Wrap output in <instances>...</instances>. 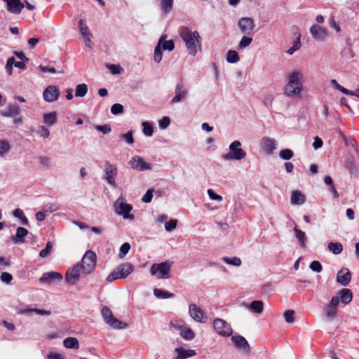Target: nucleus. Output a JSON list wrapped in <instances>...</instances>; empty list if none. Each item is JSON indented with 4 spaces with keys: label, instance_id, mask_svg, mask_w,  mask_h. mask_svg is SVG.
I'll list each match as a JSON object with an SVG mask.
<instances>
[{
    "label": "nucleus",
    "instance_id": "1",
    "mask_svg": "<svg viewBox=\"0 0 359 359\" xmlns=\"http://www.w3.org/2000/svg\"><path fill=\"white\" fill-rule=\"evenodd\" d=\"M303 74L301 71H293L286 76L287 83L284 86V95L287 97H293L299 95L302 90L303 86L302 80Z\"/></svg>",
    "mask_w": 359,
    "mask_h": 359
},
{
    "label": "nucleus",
    "instance_id": "2",
    "mask_svg": "<svg viewBox=\"0 0 359 359\" xmlns=\"http://www.w3.org/2000/svg\"><path fill=\"white\" fill-rule=\"evenodd\" d=\"M180 37L184 41L186 47L191 55L197 53V46H201V36L197 31L192 32L189 27H183L180 32Z\"/></svg>",
    "mask_w": 359,
    "mask_h": 359
},
{
    "label": "nucleus",
    "instance_id": "3",
    "mask_svg": "<svg viewBox=\"0 0 359 359\" xmlns=\"http://www.w3.org/2000/svg\"><path fill=\"white\" fill-rule=\"evenodd\" d=\"M134 270L133 265L130 263H124L118 266L107 277V282H112L117 279L126 278Z\"/></svg>",
    "mask_w": 359,
    "mask_h": 359
},
{
    "label": "nucleus",
    "instance_id": "4",
    "mask_svg": "<svg viewBox=\"0 0 359 359\" xmlns=\"http://www.w3.org/2000/svg\"><path fill=\"white\" fill-rule=\"evenodd\" d=\"M241 146V142L238 140H235L229 145V151L223 155L222 158L225 161H241L246 156V152L239 148Z\"/></svg>",
    "mask_w": 359,
    "mask_h": 359
},
{
    "label": "nucleus",
    "instance_id": "5",
    "mask_svg": "<svg viewBox=\"0 0 359 359\" xmlns=\"http://www.w3.org/2000/svg\"><path fill=\"white\" fill-rule=\"evenodd\" d=\"M101 314L104 322L113 329L123 330L128 327V324L116 318L107 306H104L102 307Z\"/></svg>",
    "mask_w": 359,
    "mask_h": 359
},
{
    "label": "nucleus",
    "instance_id": "6",
    "mask_svg": "<svg viewBox=\"0 0 359 359\" xmlns=\"http://www.w3.org/2000/svg\"><path fill=\"white\" fill-rule=\"evenodd\" d=\"M114 212L119 215H122L123 219L133 220L135 217L130 215V212L133 210V206L130 204L125 202L124 198L119 196L114 204Z\"/></svg>",
    "mask_w": 359,
    "mask_h": 359
},
{
    "label": "nucleus",
    "instance_id": "7",
    "mask_svg": "<svg viewBox=\"0 0 359 359\" xmlns=\"http://www.w3.org/2000/svg\"><path fill=\"white\" fill-rule=\"evenodd\" d=\"M97 262L96 254L91 251L88 250L83 255L80 266L82 269V273L84 274H89L94 271Z\"/></svg>",
    "mask_w": 359,
    "mask_h": 359
},
{
    "label": "nucleus",
    "instance_id": "8",
    "mask_svg": "<svg viewBox=\"0 0 359 359\" xmlns=\"http://www.w3.org/2000/svg\"><path fill=\"white\" fill-rule=\"evenodd\" d=\"M172 267V262H164L160 264H154L150 273L152 276H156L157 278L167 279L170 277V271Z\"/></svg>",
    "mask_w": 359,
    "mask_h": 359
},
{
    "label": "nucleus",
    "instance_id": "9",
    "mask_svg": "<svg viewBox=\"0 0 359 359\" xmlns=\"http://www.w3.org/2000/svg\"><path fill=\"white\" fill-rule=\"evenodd\" d=\"M104 180L112 187H117L116 178L118 175V169L116 165L105 161L104 167Z\"/></svg>",
    "mask_w": 359,
    "mask_h": 359
},
{
    "label": "nucleus",
    "instance_id": "10",
    "mask_svg": "<svg viewBox=\"0 0 359 359\" xmlns=\"http://www.w3.org/2000/svg\"><path fill=\"white\" fill-rule=\"evenodd\" d=\"M213 325L217 333L221 336L229 337L232 334L233 331L231 325L222 319H215Z\"/></svg>",
    "mask_w": 359,
    "mask_h": 359
},
{
    "label": "nucleus",
    "instance_id": "11",
    "mask_svg": "<svg viewBox=\"0 0 359 359\" xmlns=\"http://www.w3.org/2000/svg\"><path fill=\"white\" fill-rule=\"evenodd\" d=\"M79 32L83 37L85 46L87 48H92L93 46V43L91 41L92 34L90 32L88 25L86 24L85 20L82 19L79 20Z\"/></svg>",
    "mask_w": 359,
    "mask_h": 359
},
{
    "label": "nucleus",
    "instance_id": "12",
    "mask_svg": "<svg viewBox=\"0 0 359 359\" xmlns=\"http://www.w3.org/2000/svg\"><path fill=\"white\" fill-rule=\"evenodd\" d=\"M133 169L137 171H144L151 170V163L145 162L141 156H135L128 162Z\"/></svg>",
    "mask_w": 359,
    "mask_h": 359
},
{
    "label": "nucleus",
    "instance_id": "13",
    "mask_svg": "<svg viewBox=\"0 0 359 359\" xmlns=\"http://www.w3.org/2000/svg\"><path fill=\"white\" fill-rule=\"evenodd\" d=\"M310 34L312 37L318 41H324L329 35L328 30L318 25H313L310 27Z\"/></svg>",
    "mask_w": 359,
    "mask_h": 359
},
{
    "label": "nucleus",
    "instance_id": "14",
    "mask_svg": "<svg viewBox=\"0 0 359 359\" xmlns=\"http://www.w3.org/2000/svg\"><path fill=\"white\" fill-rule=\"evenodd\" d=\"M189 313L190 316L196 322L203 323L207 320V316L204 311L196 304H189Z\"/></svg>",
    "mask_w": 359,
    "mask_h": 359
},
{
    "label": "nucleus",
    "instance_id": "15",
    "mask_svg": "<svg viewBox=\"0 0 359 359\" xmlns=\"http://www.w3.org/2000/svg\"><path fill=\"white\" fill-rule=\"evenodd\" d=\"M262 149L268 155H271L276 149V141L275 139L264 136L260 141Z\"/></svg>",
    "mask_w": 359,
    "mask_h": 359
},
{
    "label": "nucleus",
    "instance_id": "16",
    "mask_svg": "<svg viewBox=\"0 0 359 359\" xmlns=\"http://www.w3.org/2000/svg\"><path fill=\"white\" fill-rule=\"evenodd\" d=\"M81 271H82V269L80 263H77L67 271L65 275L66 281L69 284H74L79 279Z\"/></svg>",
    "mask_w": 359,
    "mask_h": 359
},
{
    "label": "nucleus",
    "instance_id": "17",
    "mask_svg": "<svg viewBox=\"0 0 359 359\" xmlns=\"http://www.w3.org/2000/svg\"><path fill=\"white\" fill-rule=\"evenodd\" d=\"M175 95L170 100V104H174L184 100L189 95V91L182 84L177 83L175 88Z\"/></svg>",
    "mask_w": 359,
    "mask_h": 359
},
{
    "label": "nucleus",
    "instance_id": "18",
    "mask_svg": "<svg viewBox=\"0 0 359 359\" xmlns=\"http://www.w3.org/2000/svg\"><path fill=\"white\" fill-rule=\"evenodd\" d=\"M241 32L243 34H250L253 31L255 25L250 18H242L238 22Z\"/></svg>",
    "mask_w": 359,
    "mask_h": 359
},
{
    "label": "nucleus",
    "instance_id": "19",
    "mask_svg": "<svg viewBox=\"0 0 359 359\" xmlns=\"http://www.w3.org/2000/svg\"><path fill=\"white\" fill-rule=\"evenodd\" d=\"M60 92L55 86H48L43 93V97L48 102H53L59 97Z\"/></svg>",
    "mask_w": 359,
    "mask_h": 359
},
{
    "label": "nucleus",
    "instance_id": "20",
    "mask_svg": "<svg viewBox=\"0 0 359 359\" xmlns=\"http://www.w3.org/2000/svg\"><path fill=\"white\" fill-rule=\"evenodd\" d=\"M231 340L237 349L242 350L245 353H250V346L245 337L241 335L233 336Z\"/></svg>",
    "mask_w": 359,
    "mask_h": 359
},
{
    "label": "nucleus",
    "instance_id": "21",
    "mask_svg": "<svg viewBox=\"0 0 359 359\" xmlns=\"http://www.w3.org/2000/svg\"><path fill=\"white\" fill-rule=\"evenodd\" d=\"M6 3V8L8 12L13 14H19L25 6L20 0H4Z\"/></svg>",
    "mask_w": 359,
    "mask_h": 359
},
{
    "label": "nucleus",
    "instance_id": "22",
    "mask_svg": "<svg viewBox=\"0 0 359 359\" xmlns=\"http://www.w3.org/2000/svg\"><path fill=\"white\" fill-rule=\"evenodd\" d=\"M351 279V273L346 268H344L338 271L337 274V281L343 286H347Z\"/></svg>",
    "mask_w": 359,
    "mask_h": 359
},
{
    "label": "nucleus",
    "instance_id": "23",
    "mask_svg": "<svg viewBox=\"0 0 359 359\" xmlns=\"http://www.w3.org/2000/svg\"><path fill=\"white\" fill-rule=\"evenodd\" d=\"M55 280H62V275L56 271H50L44 273L41 277L39 278V282L41 283H51Z\"/></svg>",
    "mask_w": 359,
    "mask_h": 359
},
{
    "label": "nucleus",
    "instance_id": "24",
    "mask_svg": "<svg viewBox=\"0 0 359 359\" xmlns=\"http://www.w3.org/2000/svg\"><path fill=\"white\" fill-rule=\"evenodd\" d=\"M28 233L29 231L27 229L18 227L15 236H13L11 240L15 244L23 243L25 242V237L27 236Z\"/></svg>",
    "mask_w": 359,
    "mask_h": 359
},
{
    "label": "nucleus",
    "instance_id": "25",
    "mask_svg": "<svg viewBox=\"0 0 359 359\" xmlns=\"http://www.w3.org/2000/svg\"><path fill=\"white\" fill-rule=\"evenodd\" d=\"M306 201L305 196L298 190L292 191L290 203L292 205H301Z\"/></svg>",
    "mask_w": 359,
    "mask_h": 359
},
{
    "label": "nucleus",
    "instance_id": "26",
    "mask_svg": "<svg viewBox=\"0 0 359 359\" xmlns=\"http://www.w3.org/2000/svg\"><path fill=\"white\" fill-rule=\"evenodd\" d=\"M337 296L339 297V299L345 305L349 304L353 299L351 290L346 288L340 290L337 293Z\"/></svg>",
    "mask_w": 359,
    "mask_h": 359
},
{
    "label": "nucleus",
    "instance_id": "27",
    "mask_svg": "<svg viewBox=\"0 0 359 359\" xmlns=\"http://www.w3.org/2000/svg\"><path fill=\"white\" fill-rule=\"evenodd\" d=\"M177 356L175 359H186L192 357L196 354V351L192 349H184L183 348H177L175 349Z\"/></svg>",
    "mask_w": 359,
    "mask_h": 359
},
{
    "label": "nucleus",
    "instance_id": "28",
    "mask_svg": "<svg viewBox=\"0 0 359 359\" xmlns=\"http://www.w3.org/2000/svg\"><path fill=\"white\" fill-rule=\"evenodd\" d=\"M20 109L17 104H9L5 111L1 113L3 116L13 117L19 115Z\"/></svg>",
    "mask_w": 359,
    "mask_h": 359
},
{
    "label": "nucleus",
    "instance_id": "29",
    "mask_svg": "<svg viewBox=\"0 0 359 359\" xmlns=\"http://www.w3.org/2000/svg\"><path fill=\"white\" fill-rule=\"evenodd\" d=\"M293 230H294L295 236H296L297 239L298 240V242H299L300 246L303 248H305L306 243L307 241V236H306L305 232L297 229V226H295Z\"/></svg>",
    "mask_w": 359,
    "mask_h": 359
},
{
    "label": "nucleus",
    "instance_id": "30",
    "mask_svg": "<svg viewBox=\"0 0 359 359\" xmlns=\"http://www.w3.org/2000/svg\"><path fill=\"white\" fill-rule=\"evenodd\" d=\"M43 121L48 126H52L57 123V113L55 111L44 114Z\"/></svg>",
    "mask_w": 359,
    "mask_h": 359
},
{
    "label": "nucleus",
    "instance_id": "31",
    "mask_svg": "<svg viewBox=\"0 0 359 359\" xmlns=\"http://www.w3.org/2000/svg\"><path fill=\"white\" fill-rule=\"evenodd\" d=\"M263 302L260 300L252 301L250 306L246 305V308H250L256 313H261L263 311Z\"/></svg>",
    "mask_w": 359,
    "mask_h": 359
},
{
    "label": "nucleus",
    "instance_id": "32",
    "mask_svg": "<svg viewBox=\"0 0 359 359\" xmlns=\"http://www.w3.org/2000/svg\"><path fill=\"white\" fill-rule=\"evenodd\" d=\"M63 344L67 348L78 349L79 348V341L75 337H67L64 340Z\"/></svg>",
    "mask_w": 359,
    "mask_h": 359
},
{
    "label": "nucleus",
    "instance_id": "33",
    "mask_svg": "<svg viewBox=\"0 0 359 359\" xmlns=\"http://www.w3.org/2000/svg\"><path fill=\"white\" fill-rule=\"evenodd\" d=\"M174 0H161L160 7L163 13H169L173 8Z\"/></svg>",
    "mask_w": 359,
    "mask_h": 359
},
{
    "label": "nucleus",
    "instance_id": "34",
    "mask_svg": "<svg viewBox=\"0 0 359 359\" xmlns=\"http://www.w3.org/2000/svg\"><path fill=\"white\" fill-rule=\"evenodd\" d=\"M166 36L163 35L158 41H161V48L164 50L172 51L175 48V43L172 40L165 41Z\"/></svg>",
    "mask_w": 359,
    "mask_h": 359
},
{
    "label": "nucleus",
    "instance_id": "35",
    "mask_svg": "<svg viewBox=\"0 0 359 359\" xmlns=\"http://www.w3.org/2000/svg\"><path fill=\"white\" fill-rule=\"evenodd\" d=\"M154 294L158 299H168L172 298L174 297V294L170 293L166 290L157 288L154 290Z\"/></svg>",
    "mask_w": 359,
    "mask_h": 359
},
{
    "label": "nucleus",
    "instance_id": "36",
    "mask_svg": "<svg viewBox=\"0 0 359 359\" xmlns=\"http://www.w3.org/2000/svg\"><path fill=\"white\" fill-rule=\"evenodd\" d=\"M180 336L184 339L189 341L195 337V334L191 328L184 326L180 332Z\"/></svg>",
    "mask_w": 359,
    "mask_h": 359
},
{
    "label": "nucleus",
    "instance_id": "37",
    "mask_svg": "<svg viewBox=\"0 0 359 359\" xmlns=\"http://www.w3.org/2000/svg\"><path fill=\"white\" fill-rule=\"evenodd\" d=\"M328 249L334 255H339L343 250V245L339 242H331L328 244Z\"/></svg>",
    "mask_w": 359,
    "mask_h": 359
},
{
    "label": "nucleus",
    "instance_id": "38",
    "mask_svg": "<svg viewBox=\"0 0 359 359\" xmlns=\"http://www.w3.org/2000/svg\"><path fill=\"white\" fill-rule=\"evenodd\" d=\"M13 215L15 217L18 218L21 220L22 224L28 226L29 221L25 217L23 211L21 209L17 208L13 212Z\"/></svg>",
    "mask_w": 359,
    "mask_h": 359
},
{
    "label": "nucleus",
    "instance_id": "39",
    "mask_svg": "<svg viewBox=\"0 0 359 359\" xmlns=\"http://www.w3.org/2000/svg\"><path fill=\"white\" fill-rule=\"evenodd\" d=\"M88 92V86L86 83L79 84L76 86L75 95L76 97H83Z\"/></svg>",
    "mask_w": 359,
    "mask_h": 359
},
{
    "label": "nucleus",
    "instance_id": "40",
    "mask_svg": "<svg viewBox=\"0 0 359 359\" xmlns=\"http://www.w3.org/2000/svg\"><path fill=\"white\" fill-rule=\"evenodd\" d=\"M60 205L58 203H48L43 205V210L46 213H52L59 210Z\"/></svg>",
    "mask_w": 359,
    "mask_h": 359
},
{
    "label": "nucleus",
    "instance_id": "41",
    "mask_svg": "<svg viewBox=\"0 0 359 359\" xmlns=\"http://www.w3.org/2000/svg\"><path fill=\"white\" fill-rule=\"evenodd\" d=\"M161 41L162 40L158 41V44L154 48V60L157 63H159L161 61L163 57L161 51Z\"/></svg>",
    "mask_w": 359,
    "mask_h": 359
},
{
    "label": "nucleus",
    "instance_id": "42",
    "mask_svg": "<svg viewBox=\"0 0 359 359\" xmlns=\"http://www.w3.org/2000/svg\"><path fill=\"white\" fill-rule=\"evenodd\" d=\"M337 309H335L334 307H331L330 305H329L328 304H327L326 309L325 311V315L328 320L334 319L337 317Z\"/></svg>",
    "mask_w": 359,
    "mask_h": 359
},
{
    "label": "nucleus",
    "instance_id": "43",
    "mask_svg": "<svg viewBox=\"0 0 359 359\" xmlns=\"http://www.w3.org/2000/svg\"><path fill=\"white\" fill-rule=\"evenodd\" d=\"M11 150V145L7 140H0V156H4Z\"/></svg>",
    "mask_w": 359,
    "mask_h": 359
},
{
    "label": "nucleus",
    "instance_id": "44",
    "mask_svg": "<svg viewBox=\"0 0 359 359\" xmlns=\"http://www.w3.org/2000/svg\"><path fill=\"white\" fill-rule=\"evenodd\" d=\"M222 260L230 265H233L235 266H240L241 265V260L240 258L237 257H224L222 258Z\"/></svg>",
    "mask_w": 359,
    "mask_h": 359
},
{
    "label": "nucleus",
    "instance_id": "45",
    "mask_svg": "<svg viewBox=\"0 0 359 359\" xmlns=\"http://www.w3.org/2000/svg\"><path fill=\"white\" fill-rule=\"evenodd\" d=\"M252 42V38L248 36H243L241 38V40L240 41L238 49V50H243L246 47H248L251 43Z\"/></svg>",
    "mask_w": 359,
    "mask_h": 359
},
{
    "label": "nucleus",
    "instance_id": "46",
    "mask_svg": "<svg viewBox=\"0 0 359 359\" xmlns=\"http://www.w3.org/2000/svg\"><path fill=\"white\" fill-rule=\"evenodd\" d=\"M226 60L229 63H236L239 60V56L236 50H230L227 53Z\"/></svg>",
    "mask_w": 359,
    "mask_h": 359
},
{
    "label": "nucleus",
    "instance_id": "47",
    "mask_svg": "<svg viewBox=\"0 0 359 359\" xmlns=\"http://www.w3.org/2000/svg\"><path fill=\"white\" fill-rule=\"evenodd\" d=\"M142 125L143 127L144 134L147 137L152 136L154 133V128L152 125L147 121L142 122Z\"/></svg>",
    "mask_w": 359,
    "mask_h": 359
},
{
    "label": "nucleus",
    "instance_id": "48",
    "mask_svg": "<svg viewBox=\"0 0 359 359\" xmlns=\"http://www.w3.org/2000/svg\"><path fill=\"white\" fill-rule=\"evenodd\" d=\"M294 311L293 310H287L283 313V317L286 323H293L294 322Z\"/></svg>",
    "mask_w": 359,
    "mask_h": 359
},
{
    "label": "nucleus",
    "instance_id": "49",
    "mask_svg": "<svg viewBox=\"0 0 359 359\" xmlns=\"http://www.w3.org/2000/svg\"><path fill=\"white\" fill-rule=\"evenodd\" d=\"M280 158L283 160H290L294 156V153L289 149H283L279 154Z\"/></svg>",
    "mask_w": 359,
    "mask_h": 359
},
{
    "label": "nucleus",
    "instance_id": "50",
    "mask_svg": "<svg viewBox=\"0 0 359 359\" xmlns=\"http://www.w3.org/2000/svg\"><path fill=\"white\" fill-rule=\"evenodd\" d=\"M130 249V245L128 243H124L120 248L118 257L121 259H123L126 257V255L128 253Z\"/></svg>",
    "mask_w": 359,
    "mask_h": 359
},
{
    "label": "nucleus",
    "instance_id": "51",
    "mask_svg": "<svg viewBox=\"0 0 359 359\" xmlns=\"http://www.w3.org/2000/svg\"><path fill=\"white\" fill-rule=\"evenodd\" d=\"M53 250V244L51 242H48L44 249L40 251L39 256L42 258L47 257Z\"/></svg>",
    "mask_w": 359,
    "mask_h": 359
},
{
    "label": "nucleus",
    "instance_id": "52",
    "mask_svg": "<svg viewBox=\"0 0 359 359\" xmlns=\"http://www.w3.org/2000/svg\"><path fill=\"white\" fill-rule=\"evenodd\" d=\"M184 326L185 325L184 322L181 320H177L175 322L170 321L169 323L170 328H174L175 330H179L180 332L182 331Z\"/></svg>",
    "mask_w": 359,
    "mask_h": 359
},
{
    "label": "nucleus",
    "instance_id": "53",
    "mask_svg": "<svg viewBox=\"0 0 359 359\" xmlns=\"http://www.w3.org/2000/svg\"><path fill=\"white\" fill-rule=\"evenodd\" d=\"M123 111V107L122 104L116 103L114 104L111 107V112L114 115H118Z\"/></svg>",
    "mask_w": 359,
    "mask_h": 359
},
{
    "label": "nucleus",
    "instance_id": "54",
    "mask_svg": "<svg viewBox=\"0 0 359 359\" xmlns=\"http://www.w3.org/2000/svg\"><path fill=\"white\" fill-rule=\"evenodd\" d=\"M177 221V219H170L165 223V229L167 231H171L176 229Z\"/></svg>",
    "mask_w": 359,
    "mask_h": 359
},
{
    "label": "nucleus",
    "instance_id": "55",
    "mask_svg": "<svg viewBox=\"0 0 359 359\" xmlns=\"http://www.w3.org/2000/svg\"><path fill=\"white\" fill-rule=\"evenodd\" d=\"M0 280L1 282L8 285L11 284L13 280V276L9 273L3 272L0 276Z\"/></svg>",
    "mask_w": 359,
    "mask_h": 359
},
{
    "label": "nucleus",
    "instance_id": "56",
    "mask_svg": "<svg viewBox=\"0 0 359 359\" xmlns=\"http://www.w3.org/2000/svg\"><path fill=\"white\" fill-rule=\"evenodd\" d=\"M310 269L315 272L320 273L323 270V266L318 261H313L310 264Z\"/></svg>",
    "mask_w": 359,
    "mask_h": 359
},
{
    "label": "nucleus",
    "instance_id": "57",
    "mask_svg": "<svg viewBox=\"0 0 359 359\" xmlns=\"http://www.w3.org/2000/svg\"><path fill=\"white\" fill-rule=\"evenodd\" d=\"M154 189H149L142 196V201L144 203H150L153 198Z\"/></svg>",
    "mask_w": 359,
    "mask_h": 359
},
{
    "label": "nucleus",
    "instance_id": "58",
    "mask_svg": "<svg viewBox=\"0 0 359 359\" xmlns=\"http://www.w3.org/2000/svg\"><path fill=\"white\" fill-rule=\"evenodd\" d=\"M37 133L40 135V137L43 138H48L50 135L49 130L46 128L44 126H40L39 127V130Z\"/></svg>",
    "mask_w": 359,
    "mask_h": 359
},
{
    "label": "nucleus",
    "instance_id": "59",
    "mask_svg": "<svg viewBox=\"0 0 359 359\" xmlns=\"http://www.w3.org/2000/svg\"><path fill=\"white\" fill-rule=\"evenodd\" d=\"M40 164L44 168H50V158L46 156H42L39 158Z\"/></svg>",
    "mask_w": 359,
    "mask_h": 359
},
{
    "label": "nucleus",
    "instance_id": "60",
    "mask_svg": "<svg viewBox=\"0 0 359 359\" xmlns=\"http://www.w3.org/2000/svg\"><path fill=\"white\" fill-rule=\"evenodd\" d=\"M121 137L123 140H125L129 144H133L134 143V139L133 136V131L130 130L128 133L123 134Z\"/></svg>",
    "mask_w": 359,
    "mask_h": 359
},
{
    "label": "nucleus",
    "instance_id": "61",
    "mask_svg": "<svg viewBox=\"0 0 359 359\" xmlns=\"http://www.w3.org/2000/svg\"><path fill=\"white\" fill-rule=\"evenodd\" d=\"M170 124V118L168 116L163 117L158 122L160 128L165 129Z\"/></svg>",
    "mask_w": 359,
    "mask_h": 359
},
{
    "label": "nucleus",
    "instance_id": "62",
    "mask_svg": "<svg viewBox=\"0 0 359 359\" xmlns=\"http://www.w3.org/2000/svg\"><path fill=\"white\" fill-rule=\"evenodd\" d=\"M107 67L113 74H119L123 71V69L117 65H109Z\"/></svg>",
    "mask_w": 359,
    "mask_h": 359
},
{
    "label": "nucleus",
    "instance_id": "63",
    "mask_svg": "<svg viewBox=\"0 0 359 359\" xmlns=\"http://www.w3.org/2000/svg\"><path fill=\"white\" fill-rule=\"evenodd\" d=\"M207 193L210 198L212 200L220 202L223 199L222 196L217 194L216 193L214 192L213 190L210 189H208Z\"/></svg>",
    "mask_w": 359,
    "mask_h": 359
},
{
    "label": "nucleus",
    "instance_id": "64",
    "mask_svg": "<svg viewBox=\"0 0 359 359\" xmlns=\"http://www.w3.org/2000/svg\"><path fill=\"white\" fill-rule=\"evenodd\" d=\"M95 128H96V130L102 133L103 134L109 133L111 130L110 126L107 125V124L102 125V126H96Z\"/></svg>",
    "mask_w": 359,
    "mask_h": 359
}]
</instances>
